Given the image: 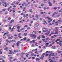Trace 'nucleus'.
<instances>
[{"instance_id":"obj_24","label":"nucleus","mask_w":62,"mask_h":62,"mask_svg":"<svg viewBox=\"0 0 62 62\" xmlns=\"http://www.w3.org/2000/svg\"><path fill=\"white\" fill-rule=\"evenodd\" d=\"M58 33V32L56 31H55V33H54V34H57Z\"/></svg>"},{"instance_id":"obj_26","label":"nucleus","mask_w":62,"mask_h":62,"mask_svg":"<svg viewBox=\"0 0 62 62\" xmlns=\"http://www.w3.org/2000/svg\"><path fill=\"white\" fill-rule=\"evenodd\" d=\"M42 29H45V30H47V28L43 27L42 28Z\"/></svg>"},{"instance_id":"obj_5","label":"nucleus","mask_w":62,"mask_h":62,"mask_svg":"<svg viewBox=\"0 0 62 62\" xmlns=\"http://www.w3.org/2000/svg\"><path fill=\"white\" fill-rule=\"evenodd\" d=\"M12 22H14V20L13 19L11 20V21H10V23H12Z\"/></svg>"},{"instance_id":"obj_17","label":"nucleus","mask_w":62,"mask_h":62,"mask_svg":"<svg viewBox=\"0 0 62 62\" xmlns=\"http://www.w3.org/2000/svg\"><path fill=\"white\" fill-rule=\"evenodd\" d=\"M8 47H6L4 48V50H5V51H8Z\"/></svg>"},{"instance_id":"obj_58","label":"nucleus","mask_w":62,"mask_h":62,"mask_svg":"<svg viewBox=\"0 0 62 62\" xmlns=\"http://www.w3.org/2000/svg\"><path fill=\"white\" fill-rule=\"evenodd\" d=\"M49 6H52V3H50L49 4Z\"/></svg>"},{"instance_id":"obj_39","label":"nucleus","mask_w":62,"mask_h":62,"mask_svg":"<svg viewBox=\"0 0 62 62\" xmlns=\"http://www.w3.org/2000/svg\"><path fill=\"white\" fill-rule=\"evenodd\" d=\"M53 9H57V8H56V7H54L53 8Z\"/></svg>"},{"instance_id":"obj_41","label":"nucleus","mask_w":62,"mask_h":62,"mask_svg":"<svg viewBox=\"0 0 62 62\" xmlns=\"http://www.w3.org/2000/svg\"><path fill=\"white\" fill-rule=\"evenodd\" d=\"M57 52H58V53H61V52L60 51H57Z\"/></svg>"},{"instance_id":"obj_20","label":"nucleus","mask_w":62,"mask_h":62,"mask_svg":"<svg viewBox=\"0 0 62 62\" xmlns=\"http://www.w3.org/2000/svg\"><path fill=\"white\" fill-rule=\"evenodd\" d=\"M40 60V59L39 58H36V61H37L38 60Z\"/></svg>"},{"instance_id":"obj_48","label":"nucleus","mask_w":62,"mask_h":62,"mask_svg":"<svg viewBox=\"0 0 62 62\" xmlns=\"http://www.w3.org/2000/svg\"><path fill=\"white\" fill-rule=\"evenodd\" d=\"M48 31V30H46L45 31V32H47Z\"/></svg>"},{"instance_id":"obj_14","label":"nucleus","mask_w":62,"mask_h":62,"mask_svg":"<svg viewBox=\"0 0 62 62\" xmlns=\"http://www.w3.org/2000/svg\"><path fill=\"white\" fill-rule=\"evenodd\" d=\"M8 34V32L7 31V32L5 33L3 35V36H5V35H6V34Z\"/></svg>"},{"instance_id":"obj_34","label":"nucleus","mask_w":62,"mask_h":62,"mask_svg":"<svg viewBox=\"0 0 62 62\" xmlns=\"http://www.w3.org/2000/svg\"><path fill=\"white\" fill-rule=\"evenodd\" d=\"M3 12V11H0V14H2V13Z\"/></svg>"},{"instance_id":"obj_37","label":"nucleus","mask_w":62,"mask_h":62,"mask_svg":"<svg viewBox=\"0 0 62 62\" xmlns=\"http://www.w3.org/2000/svg\"><path fill=\"white\" fill-rule=\"evenodd\" d=\"M8 26H9V27H11V26H12V25H11L10 24H9L8 25Z\"/></svg>"},{"instance_id":"obj_59","label":"nucleus","mask_w":62,"mask_h":62,"mask_svg":"<svg viewBox=\"0 0 62 62\" xmlns=\"http://www.w3.org/2000/svg\"><path fill=\"white\" fill-rule=\"evenodd\" d=\"M28 55H29V54H28L27 55H26V57H28Z\"/></svg>"},{"instance_id":"obj_18","label":"nucleus","mask_w":62,"mask_h":62,"mask_svg":"<svg viewBox=\"0 0 62 62\" xmlns=\"http://www.w3.org/2000/svg\"><path fill=\"white\" fill-rule=\"evenodd\" d=\"M38 27L35 26L34 27V29H38Z\"/></svg>"},{"instance_id":"obj_33","label":"nucleus","mask_w":62,"mask_h":62,"mask_svg":"<svg viewBox=\"0 0 62 62\" xmlns=\"http://www.w3.org/2000/svg\"><path fill=\"white\" fill-rule=\"evenodd\" d=\"M34 54L33 53H32V54H31V56H34Z\"/></svg>"},{"instance_id":"obj_49","label":"nucleus","mask_w":62,"mask_h":62,"mask_svg":"<svg viewBox=\"0 0 62 62\" xmlns=\"http://www.w3.org/2000/svg\"><path fill=\"white\" fill-rule=\"evenodd\" d=\"M6 10V9H2V10H3V11H5Z\"/></svg>"},{"instance_id":"obj_27","label":"nucleus","mask_w":62,"mask_h":62,"mask_svg":"<svg viewBox=\"0 0 62 62\" xmlns=\"http://www.w3.org/2000/svg\"><path fill=\"white\" fill-rule=\"evenodd\" d=\"M25 4H26V3L24 2L23 3V4L22 5V6H24V5H25Z\"/></svg>"},{"instance_id":"obj_16","label":"nucleus","mask_w":62,"mask_h":62,"mask_svg":"<svg viewBox=\"0 0 62 62\" xmlns=\"http://www.w3.org/2000/svg\"><path fill=\"white\" fill-rule=\"evenodd\" d=\"M60 40V39H57L56 40H55V42H57V41H58L59 40Z\"/></svg>"},{"instance_id":"obj_54","label":"nucleus","mask_w":62,"mask_h":62,"mask_svg":"<svg viewBox=\"0 0 62 62\" xmlns=\"http://www.w3.org/2000/svg\"><path fill=\"white\" fill-rule=\"evenodd\" d=\"M18 4H19V2H17L16 3V5H17Z\"/></svg>"},{"instance_id":"obj_52","label":"nucleus","mask_w":62,"mask_h":62,"mask_svg":"<svg viewBox=\"0 0 62 62\" xmlns=\"http://www.w3.org/2000/svg\"><path fill=\"white\" fill-rule=\"evenodd\" d=\"M24 36H26L27 35V33H25L24 34Z\"/></svg>"},{"instance_id":"obj_51","label":"nucleus","mask_w":62,"mask_h":62,"mask_svg":"<svg viewBox=\"0 0 62 62\" xmlns=\"http://www.w3.org/2000/svg\"><path fill=\"white\" fill-rule=\"evenodd\" d=\"M44 6V4H42L41 5V7H43Z\"/></svg>"},{"instance_id":"obj_50","label":"nucleus","mask_w":62,"mask_h":62,"mask_svg":"<svg viewBox=\"0 0 62 62\" xmlns=\"http://www.w3.org/2000/svg\"><path fill=\"white\" fill-rule=\"evenodd\" d=\"M54 13H55V14H58V12H54Z\"/></svg>"},{"instance_id":"obj_30","label":"nucleus","mask_w":62,"mask_h":62,"mask_svg":"<svg viewBox=\"0 0 62 62\" xmlns=\"http://www.w3.org/2000/svg\"><path fill=\"white\" fill-rule=\"evenodd\" d=\"M23 40H26V37H25L23 38Z\"/></svg>"},{"instance_id":"obj_7","label":"nucleus","mask_w":62,"mask_h":62,"mask_svg":"<svg viewBox=\"0 0 62 62\" xmlns=\"http://www.w3.org/2000/svg\"><path fill=\"white\" fill-rule=\"evenodd\" d=\"M55 31H58V28L57 27H55Z\"/></svg>"},{"instance_id":"obj_13","label":"nucleus","mask_w":62,"mask_h":62,"mask_svg":"<svg viewBox=\"0 0 62 62\" xmlns=\"http://www.w3.org/2000/svg\"><path fill=\"white\" fill-rule=\"evenodd\" d=\"M12 8V6H10L9 7L8 9V11H9V9H10V8Z\"/></svg>"},{"instance_id":"obj_9","label":"nucleus","mask_w":62,"mask_h":62,"mask_svg":"<svg viewBox=\"0 0 62 62\" xmlns=\"http://www.w3.org/2000/svg\"><path fill=\"white\" fill-rule=\"evenodd\" d=\"M21 33H19L18 34V37L19 38H21Z\"/></svg>"},{"instance_id":"obj_55","label":"nucleus","mask_w":62,"mask_h":62,"mask_svg":"<svg viewBox=\"0 0 62 62\" xmlns=\"http://www.w3.org/2000/svg\"><path fill=\"white\" fill-rule=\"evenodd\" d=\"M8 20H11V18L10 17H9L8 18Z\"/></svg>"},{"instance_id":"obj_3","label":"nucleus","mask_w":62,"mask_h":62,"mask_svg":"<svg viewBox=\"0 0 62 62\" xmlns=\"http://www.w3.org/2000/svg\"><path fill=\"white\" fill-rule=\"evenodd\" d=\"M10 36V34H8L7 35V36L8 37V39H12V38L13 37V36H12L11 37H9Z\"/></svg>"},{"instance_id":"obj_53","label":"nucleus","mask_w":62,"mask_h":62,"mask_svg":"<svg viewBox=\"0 0 62 62\" xmlns=\"http://www.w3.org/2000/svg\"><path fill=\"white\" fill-rule=\"evenodd\" d=\"M23 29H24V28H22V29H21L20 30H23Z\"/></svg>"},{"instance_id":"obj_35","label":"nucleus","mask_w":62,"mask_h":62,"mask_svg":"<svg viewBox=\"0 0 62 62\" xmlns=\"http://www.w3.org/2000/svg\"><path fill=\"white\" fill-rule=\"evenodd\" d=\"M48 55H49L48 54H46L45 55V56H48Z\"/></svg>"},{"instance_id":"obj_36","label":"nucleus","mask_w":62,"mask_h":62,"mask_svg":"<svg viewBox=\"0 0 62 62\" xmlns=\"http://www.w3.org/2000/svg\"><path fill=\"white\" fill-rule=\"evenodd\" d=\"M18 52V50H14V52H15V53H16V52Z\"/></svg>"},{"instance_id":"obj_2","label":"nucleus","mask_w":62,"mask_h":62,"mask_svg":"<svg viewBox=\"0 0 62 62\" xmlns=\"http://www.w3.org/2000/svg\"><path fill=\"white\" fill-rule=\"evenodd\" d=\"M54 53H53L52 54H50L49 55V58H48L49 59L50 58H51V56H55V55H54Z\"/></svg>"},{"instance_id":"obj_46","label":"nucleus","mask_w":62,"mask_h":62,"mask_svg":"<svg viewBox=\"0 0 62 62\" xmlns=\"http://www.w3.org/2000/svg\"><path fill=\"white\" fill-rule=\"evenodd\" d=\"M29 11H30L31 13H32L33 12V11L32 10H29Z\"/></svg>"},{"instance_id":"obj_63","label":"nucleus","mask_w":62,"mask_h":62,"mask_svg":"<svg viewBox=\"0 0 62 62\" xmlns=\"http://www.w3.org/2000/svg\"><path fill=\"white\" fill-rule=\"evenodd\" d=\"M60 15H57V17H59Z\"/></svg>"},{"instance_id":"obj_21","label":"nucleus","mask_w":62,"mask_h":62,"mask_svg":"<svg viewBox=\"0 0 62 62\" xmlns=\"http://www.w3.org/2000/svg\"><path fill=\"white\" fill-rule=\"evenodd\" d=\"M46 23V21H45L43 22V24H44V25H45Z\"/></svg>"},{"instance_id":"obj_29","label":"nucleus","mask_w":62,"mask_h":62,"mask_svg":"<svg viewBox=\"0 0 62 62\" xmlns=\"http://www.w3.org/2000/svg\"><path fill=\"white\" fill-rule=\"evenodd\" d=\"M20 26H17V29H20Z\"/></svg>"},{"instance_id":"obj_47","label":"nucleus","mask_w":62,"mask_h":62,"mask_svg":"<svg viewBox=\"0 0 62 62\" xmlns=\"http://www.w3.org/2000/svg\"><path fill=\"white\" fill-rule=\"evenodd\" d=\"M37 39H40V36L38 37H37Z\"/></svg>"},{"instance_id":"obj_19","label":"nucleus","mask_w":62,"mask_h":62,"mask_svg":"<svg viewBox=\"0 0 62 62\" xmlns=\"http://www.w3.org/2000/svg\"><path fill=\"white\" fill-rule=\"evenodd\" d=\"M42 38H45V37L44 35H42Z\"/></svg>"},{"instance_id":"obj_8","label":"nucleus","mask_w":62,"mask_h":62,"mask_svg":"<svg viewBox=\"0 0 62 62\" xmlns=\"http://www.w3.org/2000/svg\"><path fill=\"white\" fill-rule=\"evenodd\" d=\"M50 33V31H49L48 32L46 33H45V35H49V33Z\"/></svg>"},{"instance_id":"obj_28","label":"nucleus","mask_w":62,"mask_h":62,"mask_svg":"<svg viewBox=\"0 0 62 62\" xmlns=\"http://www.w3.org/2000/svg\"><path fill=\"white\" fill-rule=\"evenodd\" d=\"M39 25V23H37L35 25V26H37L38 27V26Z\"/></svg>"},{"instance_id":"obj_23","label":"nucleus","mask_w":62,"mask_h":62,"mask_svg":"<svg viewBox=\"0 0 62 62\" xmlns=\"http://www.w3.org/2000/svg\"><path fill=\"white\" fill-rule=\"evenodd\" d=\"M15 29V28L13 27L12 28V30L11 31H14V30H13V29Z\"/></svg>"},{"instance_id":"obj_25","label":"nucleus","mask_w":62,"mask_h":62,"mask_svg":"<svg viewBox=\"0 0 62 62\" xmlns=\"http://www.w3.org/2000/svg\"><path fill=\"white\" fill-rule=\"evenodd\" d=\"M16 45L17 46H18L19 45V43H17L16 44Z\"/></svg>"},{"instance_id":"obj_45","label":"nucleus","mask_w":62,"mask_h":62,"mask_svg":"<svg viewBox=\"0 0 62 62\" xmlns=\"http://www.w3.org/2000/svg\"><path fill=\"white\" fill-rule=\"evenodd\" d=\"M36 18H38V15H36Z\"/></svg>"},{"instance_id":"obj_1","label":"nucleus","mask_w":62,"mask_h":62,"mask_svg":"<svg viewBox=\"0 0 62 62\" xmlns=\"http://www.w3.org/2000/svg\"><path fill=\"white\" fill-rule=\"evenodd\" d=\"M45 19H48V20H49L48 21V23H50V22L52 21V19H51L50 18H49V17H45Z\"/></svg>"},{"instance_id":"obj_32","label":"nucleus","mask_w":62,"mask_h":62,"mask_svg":"<svg viewBox=\"0 0 62 62\" xmlns=\"http://www.w3.org/2000/svg\"><path fill=\"white\" fill-rule=\"evenodd\" d=\"M15 3V2H13V3H12L11 4V5L12 6H13L14 5V4Z\"/></svg>"},{"instance_id":"obj_44","label":"nucleus","mask_w":62,"mask_h":62,"mask_svg":"<svg viewBox=\"0 0 62 62\" xmlns=\"http://www.w3.org/2000/svg\"><path fill=\"white\" fill-rule=\"evenodd\" d=\"M17 31L18 32H21V31H20V30H17Z\"/></svg>"},{"instance_id":"obj_15","label":"nucleus","mask_w":62,"mask_h":62,"mask_svg":"<svg viewBox=\"0 0 62 62\" xmlns=\"http://www.w3.org/2000/svg\"><path fill=\"white\" fill-rule=\"evenodd\" d=\"M48 44H49V43H46V47H47V46H48Z\"/></svg>"},{"instance_id":"obj_43","label":"nucleus","mask_w":62,"mask_h":62,"mask_svg":"<svg viewBox=\"0 0 62 62\" xmlns=\"http://www.w3.org/2000/svg\"><path fill=\"white\" fill-rule=\"evenodd\" d=\"M14 10H13V12H15V8H14Z\"/></svg>"},{"instance_id":"obj_40","label":"nucleus","mask_w":62,"mask_h":62,"mask_svg":"<svg viewBox=\"0 0 62 62\" xmlns=\"http://www.w3.org/2000/svg\"><path fill=\"white\" fill-rule=\"evenodd\" d=\"M30 36L31 37H33V34H30Z\"/></svg>"},{"instance_id":"obj_22","label":"nucleus","mask_w":62,"mask_h":62,"mask_svg":"<svg viewBox=\"0 0 62 62\" xmlns=\"http://www.w3.org/2000/svg\"><path fill=\"white\" fill-rule=\"evenodd\" d=\"M45 13L44 12H40V14H45Z\"/></svg>"},{"instance_id":"obj_62","label":"nucleus","mask_w":62,"mask_h":62,"mask_svg":"<svg viewBox=\"0 0 62 62\" xmlns=\"http://www.w3.org/2000/svg\"><path fill=\"white\" fill-rule=\"evenodd\" d=\"M51 38H54V37L52 36L51 37Z\"/></svg>"},{"instance_id":"obj_56","label":"nucleus","mask_w":62,"mask_h":62,"mask_svg":"<svg viewBox=\"0 0 62 62\" xmlns=\"http://www.w3.org/2000/svg\"><path fill=\"white\" fill-rule=\"evenodd\" d=\"M35 45H34L33 44H32V47H35Z\"/></svg>"},{"instance_id":"obj_64","label":"nucleus","mask_w":62,"mask_h":62,"mask_svg":"<svg viewBox=\"0 0 62 62\" xmlns=\"http://www.w3.org/2000/svg\"><path fill=\"white\" fill-rule=\"evenodd\" d=\"M32 59H35V57H32Z\"/></svg>"},{"instance_id":"obj_42","label":"nucleus","mask_w":62,"mask_h":62,"mask_svg":"<svg viewBox=\"0 0 62 62\" xmlns=\"http://www.w3.org/2000/svg\"><path fill=\"white\" fill-rule=\"evenodd\" d=\"M35 46H38V45L37 44H35Z\"/></svg>"},{"instance_id":"obj_12","label":"nucleus","mask_w":62,"mask_h":62,"mask_svg":"<svg viewBox=\"0 0 62 62\" xmlns=\"http://www.w3.org/2000/svg\"><path fill=\"white\" fill-rule=\"evenodd\" d=\"M25 21V20H23L22 21H20L19 23H23V22H24Z\"/></svg>"},{"instance_id":"obj_11","label":"nucleus","mask_w":62,"mask_h":62,"mask_svg":"<svg viewBox=\"0 0 62 62\" xmlns=\"http://www.w3.org/2000/svg\"><path fill=\"white\" fill-rule=\"evenodd\" d=\"M32 42H33V43H35V41H36V40H32Z\"/></svg>"},{"instance_id":"obj_61","label":"nucleus","mask_w":62,"mask_h":62,"mask_svg":"<svg viewBox=\"0 0 62 62\" xmlns=\"http://www.w3.org/2000/svg\"><path fill=\"white\" fill-rule=\"evenodd\" d=\"M41 31H39V33H41Z\"/></svg>"},{"instance_id":"obj_57","label":"nucleus","mask_w":62,"mask_h":62,"mask_svg":"<svg viewBox=\"0 0 62 62\" xmlns=\"http://www.w3.org/2000/svg\"><path fill=\"white\" fill-rule=\"evenodd\" d=\"M12 58V57H11L9 58V59H11Z\"/></svg>"},{"instance_id":"obj_6","label":"nucleus","mask_w":62,"mask_h":62,"mask_svg":"<svg viewBox=\"0 0 62 62\" xmlns=\"http://www.w3.org/2000/svg\"><path fill=\"white\" fill-rule=\"evenodd\" d=\"M36 35H33V37H32L34 39H36V38H37V37H36Z\"/></svg>"},{"instance_id":"obj_60","label":"nucleus","mask_w":62,"mask_h":62,"mask_svg":"<svg viewBox=\"0 0 62 62\" xmlns=\"http://www.w3.org/2000/svg\"><path fill=\"white\" fill-rule=\"evenodd\" d=\"M59 12H62V10L61 9L59 11Z\"/></svg>"},{"instance_id":"obj_4","label":"nucleus","mask_w":62,"mask_h":62,"mask_svg":"<svg viewBox=\"0 0 62 62\" xmlns=\"http://www.w3.org/2000/svg\"><path fill=\"white\" fill-rule=\"evenodd\" d=\"M6 41L7 42H8V43H10V42H12L13 41V40H11L10 41H9L8 40V39L6 40Z\"/></svg>"},{"instance_id":"obj_10","label":"nucleus","mask_w":62,"mask_h":62,"mask_svg":"<svg viewBox=\"0 0 62 62\" xmlns=\"http://www.w3.org/2000/svg\"><path fill=\"white\" fill-rule=\"evenodd\" d=\"M32 34L33 35H35L36 34V32L35 31H34L33 32Z\"/></svg>"},{"instance_id":"obj_31","label":"nucleus","mask_w":62,"mask_h":62,"mask_svg":"<svg viewBox=\"0 0 62 62\" xmlns=\"http://www.w3.org/2000/svg\"><path fill=\"white\" fill-rule=\"evenodd\" d=\"M25 54V53H21V55H23V54Z\"/></svg>"},{"instance_id":"obj_38","label":"nucleus","mask_w":62,"mask_h":62,"mask_svg":"<svg viewBox=\"0 0 62 62\" xmlns=\"http://www.w3.org/2000/svg\"><path fill=\"white\" fill-rule=\"evenodd\" d=\"M52 48L53 49H55V46H52Z\"/></svg>"}]
</instances>
